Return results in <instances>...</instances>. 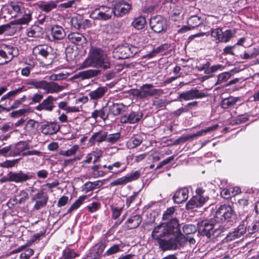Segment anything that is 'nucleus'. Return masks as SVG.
I'll return each mask as SVG.
<instances>
[{"mask_svg":"<svg viewBox=\"0 0 259 259\" xmlns=\"http://www.w3.org/2000/svg\"><path fill=\"white\" fill-rule=\"evenodd\" d=\"M123 207H118L116 206H111V210L112 211V217L114 219L118 218L122 211Z\"/></svg>","mask_w":259,"mask_h":259,"instance_id":"13d9d810","label":"nucleus"},{"mask_svg":"<svg viewBox=\"0 0 259 259\" xmlns=\"http://www.w3.org/2000/svg\"><path fill=\"white\" fill-rule=\"evenodd\" d=\"M146 23V20L145 17L140 16L134 19L131 25L137 30H141L144 28Z\"/></svg>","mask_w":259,"mask_h":259,"instance_id":"f704fd0d","label":"nucleus"},{"mask_svg":"<svg viewBox=\"0 0 259 259\" xmlns=\"http://www.w3.org/2000/svg\"><path fill=\"white\" fill-rule=\"evenodd\" d=\"M64 89V86L59 85L57 83L50 81L47 82L44 80L42 90L45 91L46 93H55L62 91Z\"/></svg>","mask_w":259,"mask_h":259,"instance_id":"393cba45","label":"nucleus"},{"mask_svg":"<svg viewBox=\"0 0 259 259\" xmlns=\"http://www.w3.org/2000/svg\"><path fill=\"white\" fill-rule=\"evenodd\" d=\"M198 230L202 236H205L210 239H214L220 236L222 230L215 228V226L207 221H203L198 223Z\"/></svg>","mask_w":259,"mask_h":259,"instance_id":"f03ea898","label":"nucleus"},{"mask_svg":"<svg viewBox=\"0 0 259 259\" xmlns=\"http://www.w3.org/2000/svg\"><path fill=\"white\" fill-rule=\"evenodd\" d=\"M79 147L78 145H75L72 146L70 149L62 151L60 152V154L63 156H70L74 155L76 152L79 150Z\"/></svg>","mask_w":259,"mask_h":259,"instance_id":"09e8293b","label":"nucleus"},{"mask_svg":"<svg viewBox=\"0 0 259 259\" xmlns=\"http://www.w3.org/2000/svg\"><path fill=\"white\" fill-rule=\"evenodd\" d=\"M114 10L112 8L105 6H100L96 8L90 14V16L94 19L106 21L110 19L114 14Z\"/></svg>","mask_w":259,"mask_h":259,"instance_id":"423d86ee","label":"nucleus"},{"mask_svg":"<svg viewBox=\"0 0 259 259\" xmlns=\"http://www.w3.org/2000/svg\"><path fill=\"white\" fill-rule=\"evenodd\" d=\"M51 48L48 46H38L33 49V53L36 56H40L46 58L49 54Z\"/></svg>","mask_w":259,"mask_h":259,"instance_id":"2f4dec72","label":"nucleus"},{"mask_svg":"<svg viewBox=\"0 0 259 259\" xmlns=\"http://www.w3.org/2000/svg\"><path fill=\"white\" fill-rule=\"evenodd\" d=\"M92 116L95 119H97V117H99L105 120L107 118L108 114L105 111V108H103L99 110H95L92 113Z\"/></svg>","mask_w":259,"mask_h":259,"instance_id":"8fccbe9b","label":"nucleus"},{"mask_svg":"<svg viewBox=\"0 0 259 259\" xmlns=\"http://www.w3.org/2000/svg\"><path fill=\"white\" fill-rule=\"evenodd\" d=\"M68 38L71 43L76 46V49H79L78 46L81 43V34L78 32H72L68 35Z\"/></svg>","mask_w":259,"mask_h":259,"instance_id":"79ce46f5","label":"nucleus"},{"mask_svg":"<svg viewBox=\"0 0 259 259\" xmlns=\"http://www.w3.org/2000/svg\"><path fill=\"white\" fill-rule=\"evenodd\" d=\"M246 231V227L244 224H241L235 229L233 231L230 232L224 238L225 242H228L241 237Z\"/></svg>","mask_w":259,"mask_h":259,"instance_id":"f3484780","label":"nucleus"},{"mask_svg":"<svg viewBox=\"0 0 259 259\" xmlns=\"http://www.w3.org/2000/svg\"><path fill=\"white\" fill-rule=\"evenodd\" d=\"M10 6L15 13V17L21 16L25 11L23 4L21 2H11Z\"/></svg>","mask_w":259,"mask_h":259,"instance_id":"c756f323","label":"nucleus"},{"mask_svg":"<svg viewBox=\"0 0 259 259\" xmlns=\"http://www.w3.org/2000/svg\"><path fill=\"white\" fill-rule=\"evenodd\" d=\"M27 34L29 37H39L42 34V28L38 25H32L28 29Z\"/></svg>","mask_w":259,"mask_h":259,"instance_id":"58836bf2","label":"nucleus"},{"mask_svg":"<svg viewBox=\"0 0 259 259\" xmlns=\"http://www.w3.org/2000/svg\"><path fill=\"white\" fill-rule=\"evenodd\" d=\"M60 130V125L55 122H47L40 127L41 132L45 135H52L57 133Z\"/></svg>","mask_w":259,"mask_h":259,"instance_id":"6ab92c4d","label":"nucleus"},{"mask_svg":"<svg viewBox=\"0 0 259 259\" xmlns=\"http://www.w3.org/2000/svg\"><path fill=\"white\" fill-rule=\"evenodd\" d=\"M143 113H137L132 112L128 115L130 123H135L138 122L143 117Z\"/></svg>","mask_w":259,"mask_h":259,"instance_id":"de8ad7c7","label":"nucleus"},{"mask_svg":"<svg viewBox=\"0 0 259 259\" xmlns=\"http://www.w3.org/2000/svg\"><path fill=\"white\" fill-rule=\"evenodd\" d=\"M76 256V253L70 249H66L63 251V254L60 259H71Z\"/></svg>","mask_w":259,"mask_h":259,"instance_id":"052dcab7","label":"nucleus"},{"mask_svg":"<svg viewBox=\"0 0 259 259\" xmlns=\"http://www.w3.org/2000/svg\"><path fill=\"white\" fill-rule=\"evenodd\" d=\"M143 141L142 137L136 136L131 137L126 142V146L128 149H134L140 145Z\"/></svg>","mask_w":259,"mask_h":259,"instance_id":"473e14b6","label":"nucleus"},{"mask_svg":"<svg viewBox=\"0 0 259 259\" xmlns=\"http://www.w3.org/2000/svg\"><path fill=\"white\" fill-rule=\"evenodd\" d=\"M24 87L22 86L18 89L14 90L11 91L6 94L4 95L0 99V113L3 112H9L11 111L10 107H6L7 101L9 100L11 101L17 95L21 93L24 90ZM9 105L10 104V102H9Z\"/></svg>","mask_w":259,"mask_h":259,"instance_id":"6e6552de","label":"nucleus"},{"mask_svg":"<svg viewBox=\"0 0 259 259\" xmlns=\"http://www.w3.org/2000/svg\"><path fill=\"white\" fill-rule=\"evenodd\" d=\"M169 47V45L167 44H162L160 46L153 49L150 53L145 56L146 58H152L155 56L157 54L167 50Z\"/></svg>","mask_w":259,"mask_h":259,"instance_id":"e433bc0d","label":"nucleus"},{"mask_svg":"<svg viewBox=\"0 0 259 259\" xmlns=\"http://www.w3.org/2000/svg\"><path fill=\"white\" fill-rule=\"evenodd\" d=\"M120 250V245L119 244H114L111 246L107 251L105 252L104 256H109L114 254H115Z\"/></svg>","mask_w":259,"mask_h":259,"instance_id":"603ef678","label":"nucleus"},{"mask_svg":"<svg viewBox=\"0 0 259 259\" xmlns=\"http://www.w3.org/2000/svg\"><path fill=\"white\" fill-rule=\"evenodd\" d=\"M122 165V163L120 162L116 161L112 164L107 166V168L110 172L115 174L116 175H118L124 171L125 169V168L124 167L121 170H116V169L120 168Z\"/></svg>","mask_w":259,"mask_h":259,"instance_id":"c03bdc74","label":"nucleus"},{"mask_svg":"<svg viewBox=\"0 0 259 259\" xmlns=\"http://www.w3.org/2000/svg\"><path fill=\"white\" fill-rule=\"evenodd\" d=\"M208 199V197L204 195V190L201 188L196 190V195L194 196L187 203L188 209L201 207Z\"/></svg>","mask_w":259,"mask_h":259,"instance_id":"0eeeda50","label":"nucleus"},{"mask_svg":"<svg viewBox=\"0 0 259 259\" xmlns=\"http://www.w3.org/2000/svg\"><path fill=\"white\" fill-rule=\"evenodd\" d=\"M38 126V122L33 119H29L27 121L25 126L26 128H29V130H36Z\"/></svg>","mask_w":259,"mask_h":259,"instance_id":"69168bd1","label":"nucleus"},{"mask_svg":"<svg viewBox=\"0 0 259 259\" xmlns=\"http://www.w3.org/2000/svg\"><path fill=\"white\" fill-rule=\"evenodd\" d=\"M105 247V245L101 243L96 244L90 250L87 259H99Z\"/></svg>","mask_w":259,"mask_h":259,"instance_id":"b1692460","label":"nucleus"},{"mask_svg":"<svg viewBox=\"0 0 259 259\" xmlns=\"http://www.w3.org/2000/svg\"><path fill=\"white\" fill-rule=\"evenodd\" d=\"M173 8V10L171 12V18L173 21H176L179 19H181L183 17V10L181 6H170Z\"/></svg>","mask_w":259,"mask_h":259,"instance_id":"c9c22d12","label":"nucleus"},{"mask_svg":"<svg viewBox=\"0 0 259 259\" xmlns=\"http://www.w3.org/2000/svg\"><path fill=\"white\" fill-rule=\"evenodd\" d=\"M31 200L32 201L35 202L33 209L38 210L47 205L49 200V196L47 193L41 190L33 196Z\"/></svg>","mask_w":259,"mask_h":259,"instance_id":"f8f14e48","label":"nucleus"},{"mask_svg":"<svg viewBox=\"0 0 259 259\" xmlns=\"http://www.w3.org/2000/svg\"><path fill=\"white\" fill-rule=\"evenodd\" d=\"M164 227H165L168 236H173V237H181V239H184V236L181 233L180 228V225L176 218H173L170 220L167 223H163Z\"/></svg>","mask_w":259,"mask_h":259,"instance_id":"9d476101","label":"nucleus"},{"mask_svg":"<svg viewBox=\"0 0 259 259\" xmlns=\"http://www.w3.org/2000/svg\"><path fill=\"white\" fill-rule=\"evenodd\" d=\"M234 211L230 205H221L216 210L214 219L216 222H229L234 215Z\"/></svg>","mask_w":259,"mask_h":259,"instance_id":"39448f33","label":"nucleus"},{"mask_svg":"<svg viewBox=\"0 0 259 259\" xmlns=\"http://www.w3.org/2000/svg\"><path fill=\"white\" fill-rule=\"evenodd\" d=\"M184 239H181V237L178 236V237H172L168 239H166L165 238L158 240L157 243L159 245V248L163 251L170 250H176L180 247L182 246Z\"/></svg>","mask_w":259,"mask_h":259,"instance_id":"20e7f679","label":"nucleus"},{"mask_svg":"<svg viewBox=\"0 0 259 259\" xmlns=\"http://www.w3.org/2000/svg\"><path fill=\"white\" fill-rule=\"evenodd\" d=\"M259 230V221H254L247 226V231L249 234H253Z\"/></svg>","mask_w":259,"mask_h":259,"instance_id":"5fc2aeb1","label":"nucleus"},{"mask_svg":"<svg viewBox=\"0 0 259 259\" xmlns=\"http://www.w3.org/2000/svg\"><path fill=\"white\" fill-rule=\"evenodd\" d=\"M150 25L151 28L156 33L165 31L167 27L166 20L161 16L152 18L150 21Z\"/></svg>","mask_w":259,"mask_h":259,"instance_id":"9b49d317","label":"nucleus"},{"mask_svg":"<svg viewBox=\"0 0 259 259\" xmlns=\"http://www.w3.org/2000/svg\"><path fill=\"white\" fill-rule=\"evenodd\" d=\"M44 81V80H40L35 78H30L26 80L25 83L30 89H42Z\"/></svg>","mask_w":259,"mask_h":259,"instance_id":"72a5a7b5","label":"nucleus"},{"mask_svg":"<svg viewBox=\"0 0 259 259\" xmlns=\"http://www.w3.org/2000/svg\"><path fill=\"white\" fill-rule=\"evenodd\" d=\"M107 137V132L105 131H101L95 133L89 140V143L91 145L94 144L96 142L101 143L104 141H106Z\"/></svg>","mask_w":259,"mask_h":259,"instance_id":"bb28decb","label":"nucleus"},{"mask_svg":"<svg viewBox=\"0 0 259 259\" xmlns=\"http://www.w3.org/2000/svg\"><path fill=\"white\" fill-rule=\"evenodd\" d=\"M80 0H71L67 2L62 3L59 5V8L61 10H64V9L69 8L74 5V7H76L77 6V3H79Z\"/></svg>","mask_w":259,"mask_h":259,"instance_id":"3c124183","label":"nucleus"},{"mask_svg":"<svg viewBox=\"0 0 259 259\" xmlns=\"http://www.w3.org/2000/svg\"><path fill=\"white\" fill-rule=\"evenodd\" d=\"M131 9V5L126 2L119 1L114 6V15L117 17H121L127 14Z\"/></svg>","mask_w":259,"mask_h":259,"instance_id":"dca6fc26","label":"nucleus"},{"mask_svg":"<svg viewBox=\"0 0 259 259\" xmlns=\"http://www.w3.org/2000/svg\"><path fill=\"white\" fill-rule=\"evenodd\" d=\"M139 177L140 172L137 170L112 181L110 184V186L113 187L124 185L129 182L138 179Z\"/></svg>","mask_w":259,"mask_h":259,"instance_id":"2eb2a0df","label":"nucleus"},{"mask_svg":"<svg viewBox=\"0 0 259 259\" xmlns=\"http://www.w3.org/2000/svg\"><path fill=\"white\" fill-rule=\"evenodd\" d=\"M33 178V173L24 172L22 170L18 172H9L6 177H3L0 181L2 183L13 182L16 183H23Z\"/></svg>","mask_w":259,"mask_h":259,"instance_id":"7ed1b4c3","label":"nucleus"},{"mask_svg":"<svg viewBox=\"0 0 259 259\" xmlns=\"http://www.w3.org/2000/svg\"><path fill=\"white\" fill-rule=\"evenodd\" d=\"M17 196L20 197L18 201L19 204L25 202V201L29 198L28 193L24 190H21Z\"/></svg>","mask_w":259,"mask_h":259,"instance_id":"338daca9","label":"nucleus"},{"mask_svg":"<svg viewBox=\"0 0 259 259\" xmlns=\"http://www.w3.org/2000/svg\"><path fill=\"white\" fill-rule=\"evenodd\" d=\"M152 84H145L141 88L136 91L135 95L141 98H145L148 96H159L163 93L160 89H153Z\"/></svg>","mask_w":259,"mask_h":259,"instance_id":"1a4fd4ad","label":"nucleus"},{"mask_svg":"<svg viewBox=\"0 0 259 259\" xmlns=\"http://www.w3.org/2000/svg\"><path fill=\"white\" fill-rule=\"evenodd\" d=\"M238 100V98L230 97L222 100L221 106L223 108L227 109L234 105Z\"/></svg>","mask_w":259,"mask_h":259,"instance_id":"37998d69","label":"nucleus"},{"mask_svg":"<svg viewBox=\"0 0 259 259\" xmlns=\"http://www.w3.org/2000/svg\"><path fill=\"white\" fill-rule=\"evenodd\" d=\"M32 20V12L30 10H25L20 18L10 22L12 25L28 24Z\"/></svg>","mask_w":259,"mask_h":259,"instance_id":"a878e982","label":"nucleus"},{"mask_svg":"<svg viewBox=\"0 0 259 259\" xmlns=\"http://www.w3.org/2000/svg\"><path fill=\"white\" fill-rule=\"evenodd\" d=\"M34 65L33 64H26L21 70V74L22 76L28 77L30 73L31 70L33 69Z\"/></svg>","mask_w":259,"mask_h":259,"instance_id":"4d7b16f0","label":"nucleus"},{"mask_svg":"<svg viewBox=\"0 0 259 259\" xmlns=\"http://www.w3.org/2000/svg\"><path fill=\"white\" fill-rule=\"evenodd\" d=\"M130 49L127 47L121 46L119 47L117 49V52H120L121 53H124V54L122 55L121 56H119V58H126L129 57Z\"/></svg>","mask_w":259,"mask_h":259,"instance_id":"bf43d9fd","label":"nucleus"},{"mask_svg":"<svg viewBox=\"0 0 259 259\" xmlns=\"http://www.w3.org/2000/svg\"><path fill=\"white\" fill-rule=\"evenodd\" d=\"M120 137V134L119 132L108 135L106 139V142L111 144H114L118 141Z\"/></svg>","mask_w":259,"mask_h":259,"instance_id":"6e6d98bb","label":"nucleus"},{"mask_svg":"<svg viewBox=\"0 0 259 259\" xmlns=\"http://www.w3.org/2000/svg\"><path fill=\"white\" fill-rule=\"evenodd\" d=\"M106 90L103 88H98L97 90L91 92L90 93L91 98L92 99H98L101 98L105 93Z\"/></svg>","mask_w":259,"mask_h":259,"instance_id":"a18cd8bd","label":"nucleus"},{"mask_svg":"<svg viewBox=\"0 0 259 259\" xmlns=\"http://www.w3.org/2000/svg\"><path fill=\"white\" fill-rule=\"evenodd\" d=\"M33 253L34 251L32 249L28 248L24 252L21 253L20 258V259H29Z\"/></svg>","mask_w":259,"mask_h":259,"instance_id":"774afa93","label":"nucleus"},{"mask_svg":"<svg viewBox=\"0 0 259 259\" xmlns=\"http://www.w3.org/2000/svg\"><path fill=\"white\" fill-rule=\"evenodd\" d=\"M168 236H169L165 227H164L163 223L155 226L151 233L152 238L157 241Z\"/></svg>","mask_w":259,"mask_h":259,"instance_id":"4be33fe9","label":"nucleus"},{"mask_svg":"<svg viewBox=\"0 0 259 259\" xmlns=\"http://www.w3.org/2000/svg\"><path fill=\"white\" fill-rule=\"evenodd\" d=\"M15 48L10 46L0 48V65H4L10 62L15 56Z\"/></svg>","mask_w":259,"mask_h":259,"instance_id":"ddd939ff","label":"nucleus"},{"mask_svg":"<svg viewBox=\"0 0 259 259\" xmlns=\"http://www.w3.org/2000/svg\"><path fill=\"white\" fill-rule=\"evenodd\" d=\"M221 33L220 37V42L227 43L230 41L235 31L231 29H228L223 31L221 28Z\"/></svg>","mask_w":259,"mask_h":259,"instance_id":"a19ab883","label":"nucleus"},{"mask_svg":"<svg viewBox=\"0 0 259 259\" xmlns=\"http://www.w3.org/2000/svg\"><path fill=\"white\" fill-rule=\"evenodd\" d=\"M189 197V189L187 187H183L177 190L172 199L175 203L180 204L186 201Z\"/></svg>","mask_w":259,"mask_h":259,"instance_id":"aec40b11","label":"nucleus"},{"mask_svg":"<svg viewBox=\"0 0 259 259\" xmlns=\"http://www.w3.org/2000/svg\"><path fill=\"white\" fill-rule=\"evenodd\" d=\"M57 7L56 1H50L49 2H42L38 5V8L42 11L49 13L56 9Z\"/></svg>","mask_w":259,"mask_h":259,"instance_id":"cd10ccee","label":"nucleus"},{"mask_svg":"<svg viewBox=\"0 0 259 259\" xmlns=\"http://www.w3.org/2000/svg\"><path fill=\"white\" fill-rule=\"evenodd\" d=\"M108 107L109 113L113 115H119L123 109V105L119 103H108Z\"/></svg>","mask_w":259,"mask_h":259,"instance_id":"4c0bfd02","label":"nucleus"},{"mask_svg":"<svg viewBox=\"0 0 259 259\" xmlns=\"http://www.w3.org/2000/svg\"><path fill=\"white\" fill-rule=\"evenodd\" d=\"M188 26H184L178 30L179 33H183L186 31L198 26L202 23V20L201 18L197 16L193 15L189 17L187 20Z\"/></svg>","mask_w":259,"mask_h":259,"instance_id":"a211bd4d","label":"nucleus"},{"mask_svg":"<svg viewBox=\"0 0 259 259\" xmlns=\"http://www.w3.org/2000/svg\"><path fill=\"white\" fill-rule=\"evenodd\" d=\"M55 101H56V98L52 96H49L36 107V109L38 111L46 110L47 111H52L55 107L54 105V102Z\"/></svg>","mask_w":259,"mask_h":259,"instance_id":"412c9836","label":"nucleus"},{"mask_svg":"<svg viewBox=\"0 0 259 259\" xmlns=\"http://www.w3.org/2000/svg\"><path fill=\"white\" fill-rule=\"evenodd\" d=\"M29 149V145L24 142H20L16 144L11 146L10 156H16L22 154L24 151Z\"/></svg>","mask_w":259,"mask_h":259,"instance_id":"5701e85b","label":"nucleus"},{"mask_svg":"<svg viewBox=\"0 0 259 259\" xmlns=\"http://www.w3.org/2000/svg\"><path fill=\"white\" fill-rule=\"evenodd\" d=\"M206 96V94L196 89H193L181 93L179 94V99H182L185 101L192 100L197 99H201Z\"/></svg>","mask_w":259,"mask_h":259,"instance_id":"4468645a","label":"nucleus"},{"mask_svg":"<svg viewBox=\"0 0 259 259\" xmlns=\"http://www.w3.org/2000/svg\"><path fill=\"white\" fill-rule=\"evenodd\" d=\"M69 75L68 73H60L59 74H53L49 76L51 80H60L66 79Z\"/></svg>","mask_w":259,"mask_h":259,"instance_id":"680f3d73","label":"nucleus"},{"mask_svg":"<svg viewBox=\"0 0 259 259\" xmlns=\"http://www.w3.org/2000/svg\"><path fill=\"white\" fill-rule=\"evenodd\" d=\"M231 74L229 72H223L218 76V80L217 83L220 84L227 81L230 77Z\"/></svg>","mask_w":259,"mask_h":259,"instance_id":"864d4df0","label":"nucleus"},{"mask_svg":"<svg viewBox=\"0 0 259 259\" xmlns=\"http://www.w3.org/2000/svg\"><path fill=\"white\" fill-rule=\"evenodd\" d=\"M111 64L107 54L99 49L93 50L89 58L82 63V67L92 66L101 68L104 70L110 67Z\"/></svg>","mask_w":259,"mask_h":259,"instance_id":"f257e3e1","label":"nucleus"},{"mask_svg":"<svg viewBox=\"0 0 259 259\" xmlns=\"http://www.w3.org/2000/svg\"><path fill=\"white\" fill-rule=\"evenodd\" d=\"M221 33V28L218 27L216 28H212L210 30L211 36L213 38L215 43L219 44L220 42V36Z\"/></svg>","mask_w":259,"mask_h":259,"instance_id":"49530a36","label":"nucleus"},{"mask_svg":"<svg viewBox=\"0 0 259 259\" xmlns=\"http://www.w3.org/2000/svg\"><path fill=\"white\" fill-rule=\"evenodd\" d=\"M142 218L140 215H134L131 217L126 221V225L128 229L137 228L142 222Z\"/></svg>","mask_w":259,"mask_h":259,"instance_id":"c85d7f7f","label":"nucleus"},{"mask_svg":"<svg viewBox=\"0 0 259 259\" xmlns=\"http://www.w3.org/2000/svg\"><path fill=\"white\" fill-rule=\"evenodd\" d=\"M71 25L76 29H79L81 26V16L78 15L73 17L71 20Z\"/></svg>","mask_w":259,"mask_h":259,"instance_id":"e2e57ef3","label":"nucleus"},{"mask_svg":"<svg viewBox=\"0 0 259 259\" xmlns=\"http://www.w3.org/2000/svg\"><path fill=\"white\" fill-rule=\"evenodd\" d=\"M94 184H92L91 182H88L83 185L82 191L85 193H89V194L87 195H82V202L84 201L88 197L91 196L92 194L91 191L94 190Z\"/></svg>","mask_w":259,"mask_h":259,"instance_id":"ea45409f","label":"nucleus"},{"mask_svg":"<svg viewBox=\"0 0 259 259\" xmlns=\"http://www.w3.org/2000/svg\"><path fill=\"white\" fill-rule=\"evenodd\" d=\"M224 66L221 64L213 65L211 67L209 66L207 71V74L211 75L212 73H215L218 71H222L224 70Z\"/></svg>","mask_w":259,"mask_h":259,"instance_id":"0e129e2a","label":"nucleus"},{"mask_svg":"<svg viewBox=\"0 0 259 259\" xmlns=\"http://www.w3.org/2000/svg\"><path fill=\"white\" fill-rule=\"evenodd\" d=\"M52 36L54 39L61 40L66 35L64 29L59 26H54L51 29Z\"/></svg>","mask_w":259,"mask_h":259,"instance_id":"7c9ffc66","label":"nucleus"}]
</instances>
